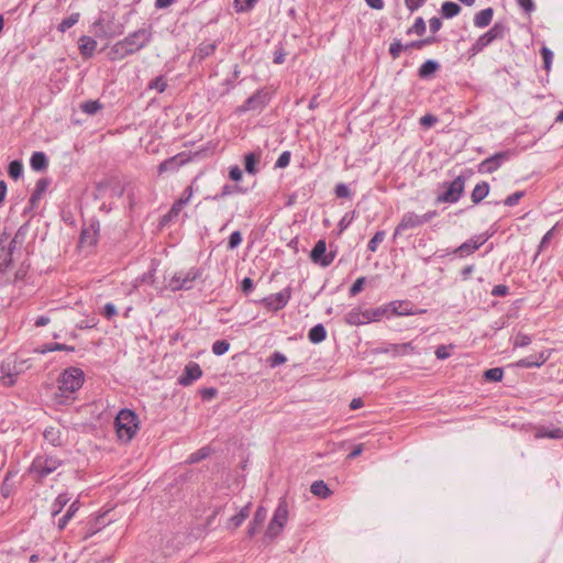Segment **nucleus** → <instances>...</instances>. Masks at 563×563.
I'll use <instances>...</instances> for the list:
<instances>
[{
	"label": "nucleus",
	"mask_w": 563,
	"mask_h": 563,
	"mask_svg": "<svg viewBox=\"0 0 563 563\" xmlns=\"http://www.w3.org/2000/svg\"><path fill=\"white\" fill-rule=\"evenodd\" d=\"M84 379L85 375L80 368L69 367L65 369L59 376V390L63 394L75 393L82 386Z\"/></svg>",
	"instance_id": "6e6552de"
},
{
	"label": "nucleus",
	"mask_w": 563,
	"mask_h": 563,
	"mask_svg": "<svg viewBox=\"0 0 563 563\" xmlns=\"http://www.w3.org/2000/svg\"><path fill=\"white\" fill-rule=\"evenodd\" d=\"M346 321L350 324H362L364 321L361 318V312L352 310L346 314Z\"/></svg>",
	"instance_id": "680f3d73"
},
{
	"label": "nucleus",
	"mask_w": 563,
	"mask_h": 563,
	"mask_svg": "<svg viewBox=\"0 0 563 563\" xmlns=\"http://www.w3.org/2000/svg\"><path fill=\"white\" fill-rule=\"evenodd\" d=\"M489 194V185L486 181L478 183L471 195V199L474 203H479Z\"/></svg>",
	"instance_id": "c756f323"
},
{
	"label": "nucleus",
	"mask_w": 563,
	"mask_h": 563,
	"mask_svg": "<svg viewBox=\"0 0 563 563\" xmlns=\"http://www.w3.org/2000/svg\"><path fill=\"white\" fill-rule=\"evenodd\" d=\"M310 492L318 497L327 498L331 495V490L323 481H316L311 484Z\"/></svg>",
	"instance_id": "e433bc0d"
},
{
	"label": "nucleus",
	"mask_w": 563,
	"mask_h": 563,
	"mask_svg": "<svg viewBox=\"0 0 563 563\" xmlns=\"http://www.w3.org/2000/svg\"><path fill=\"white\" fill-rule=\"evenodd\" d=\"M288 521V505L285 499H280L277 508L274 511L268 527L265 532L266 539H275L278 537Z\"/></svg>",
	"instance_id": "423d86ee"
},
{
	"label": "nucleus",
	"mask_w": 563,
	"mask_h": 563,
	"mask_svg": "<svg viewBox=\"0 0 563 563\" xmlns=\"http://www.w3.org/2000/svg\"><path fill=\"white\" fill-rule=\"evenodd\" d=\"M60 464L62 462L54 456L38 455L33 460L30 467V473L37 481H42L55 472L60 466Z\"/></svg>",
	"instance_id": "39448f33"
},
{
	"label": "nucleus",
	"mask_w": 563,
	"mask_h": 563,
	"mask_svg": "<svg viewBox=\"0 0 563 563\" xmlns=\"http://www.w3.org/2000/svg\"><path fill=\"white\" fill-rule=\"evenodd\" d=\"M541 55H542V58H543V63H544V69L547 71L550 70L551 68V64H552V59H553V53L550 48H548L547 46H543L540 51Z\"/></svg>",
	"instance_id": "603ef678"
},
{
	"label": "nucleus",
	"mask_w": 563,
	"mask_h": 563,
	"mask_svg": "<svg viewBox=\"0 0 563 563\" xmlns=\"http://www.w3.org/2000/svg\"><path fill=\"white\" fill-rule=\"evenodd\" d=\"M327 338L325 328L319 323L312 327L308 332V339L311 343L318 344L324 341Z\"/></svg>",
	"instance_id": "2f4dec72"
},
{
	"label": "nucleus",
	"mask_w": 563,
	"mask_h": 563,
	"mask_svg": "<svg viewBox=\"0 0 563 563\" xmlns=\"http://www.w3.org/2000/svg\"><path fill=\"white\" fill-rule=\"evenodd\" d=\"M378 353H391L393 356L408 355L415 352V346L411 342L401 344H387L386 346L377 349Z\"/></svg>",
	"instance_id": "a211bd4d"
},
{
	"label": "nucleus",
	"mask_w": 563,
	"mask_h": 563,
	"mask_svg": "<svg viewBox=\"0 0 563 563\" xmlns=\"http://www.w3.org/2000/svg\"><path fill=\"white\" fill-rule=\"evenodd\" d=\"M365 277H358L350 288V296H356L363 290L365 284Z\"/></svg>",
	"instance_id": "13d9d810"
},
{
	"label": "nucleus",
	"mask_w": 563,
	"mask_h": 563,
	"mask_svg": "<svg viewBox=\"0 0 563 563\" xmlns=\"http://www.w3.org/2000/svg\"><path fill=\"white\" fill-rule=\"evenodd\" d=\"M438 122V118L433 114H426L420 119V124L427 129L433 126Z\"/></svg>",
	"instance_id": "0e129e2a"
},
{
	"label": "nucleus",
	"mask_w": 563,
	"mask_h": 563,
	"mask_svg": "<svg viewBox=\"0 0 563 563\" xmlns=\"http://www.w3.org/2000/svg\"><path fill=\"white\" fill-rule=\"evenodd\" d=\"M396 316H409L412 311L409 309V302L406 301H393L388 305V308Z\"/></svg>",
	"instance_id": "c9c22d12"
},
{
	"label": "nucleus",
	"mask_w": 563,
	"mask_h": 563,
	"mask_svg": "<svg viewBox=\"0 0 563 563\" xmlns=\"http://www.w3.org/2000/svg\"><path fill=\"white\" fill-rule=\"evenodd\" d=\"M216 49L217 44L214 42H203L195 51L194 58L201 62L206 57L212 55L216 52Z\"/></svg>",
	"instance_id": "393cba45"
},
{
	"label": "nucleus",
	"mask_w": 563,
	"mask_h": 563,
	"mask_svg": "<svg viewBox=\"0 0 563 563\" xmlns=\"http://www.w3.org/2000/svg\"><path fill=\"white\" fill-rule=\"evenodd\" d=\"M485 239H482L481 236L473 238L464 243H462L460 246H457L453 254L459 255L460 257H464L466 255H470L474 253L476 250H478L484 243Z\"/></svg>",
	"instance_id": "f3484780"
},
{
	"label": "nucleus",
	"mask_w": 563,
	"mask_h": 563,
	"mask_svg": "<svg viewBox=\"0 0 563 563\" xmlns=\"http://www.w3.org/2000/svg\"><path fill=\"white\" fill-rule=\"evenodd\" d=\"M80 18L79 12L71 13L68 18L64 19L57 26V30L62 33L66 32L70 27H73L76 23H78Z\"/></svg>",
	"instance_id": "4c0bfd02"
},
{
	"label": "nucleus",
	"mask_w": 563,
	"mask_h": 563,
	"mask_svg": "<svg viewBox=\"0 0 563 563\" xmlns=\"http://www.w3.org/2000/svg\"><path fill=\"white\" fill-rule=\"evenodd\" d=\"M29 368L27 360L19 361L15 356L5 358L0 365V379L5 386H13L16 377Z\"/></svg>",
	"instance_id": "7ed1b4c3"
},
{
	"label": "nucleus",
	"mask_w": 563,
	"mask_h": 563,
	"mask_svg": "<svg viewBox=\"0 0 563 563\" xmlns=\"http://www.w3.org/2000/svg\"><path fill=\"white\" fill-rule=\"evenodd\" d=\"M289 163H290V152L285 151L277 158V161L275 163V167L276 168H285L289 165Z\"/></svg>",
	"instance_id": "6e6d98bb"
},
{
	"label": "nucleus",
	"mask_w": 563,
	"mask_h": 563,
	"mask_svg": "<svg viewBox=\"0 0 563 563\" xmlns=\"http://www.w3.org/2000/svg\"><path fill=\"white\" fill-rule=\"evenodd\" d=\"M153 38L152 27H142L133 33L129 34L123 38L125 46L129 48L131 54H134L142 48L146 47Z\"/></svg>",
	"instance_id": "1a4fd4ad"
},
{
	"label": "nucleus",
	"mask_w": 563,
	"mask_h": 563,
	"mask_svg": "<svg viewBox=\"0 0 563 563\" xmlns=\"http://www.w3.org/2000/svg\"><path fill=\"white\" fill-rule=\"evenodd\" d=\"M439 68L438 62L429 59L419 67L418 75L420 78L426 79L432 76Z\"/></svg>",
	"instance_id": "7c9ffc66"
},
{
	"label": "nucleus",
	"mask_w": 563,
	"mask_h": 563,
	"mask_svg": "<svg viewBox=\"0 0 563 563\" xmlns=\"http://www.w3.org/2000/svg\"><path fill=\"white\" fill-rule=\"evenodd\" d=\"M506 27L503 23H495L492 29H489L486 33L481 35L477 41L472 45L471 52L473 55L478 54L489 44H492L497 38H503L505 36Z\"/></svg>",
	"instance_id": "9d476101"
},
{
	"label": "nucleus",
	"mask_w": 563,
	"mask_h": 563,
	"mask_svg": "<svg viewBox=\"0 0 563 563\" xmlns=\"http://www.w3.org/2000/svg\"><path fill=\"white\" fill-rule=\"evenodd\" d=\"M81 110L88 114H95L101 109V104L98 101H86L81 104Z\"/></svg>",
	"instance_id": "8fccbe9b"
},
{
	"label": "nucleus",
	"mask_w": 563,
	"mask_h": 563,
	"mask_svg": "<svg viewBox=\"0 0 563 563\" xmlns=\"http://www.w3.org/2000/svg\"><path fill=\"white\" fill-rule=\"evenodd\" d=\"M186 205L184 203L183 200H180L179 198L173 203L170 210L162 217L161 219V225H165L167 224L168 222L173 221L174 219H176L179 213L181 212V210L184 209Z\"/></svg>",
	"instance_id": "cd10ccee"
},
{
	"label": "nucleus",
	"mask_w": 563,
	"mask_h": 563,
	"mask_svg": "<svg viewBox=\"0 0 563 563\" xmlns=\"http://www.w3.org/2000/svg\"><path fill=\"white\" fill-rule=\"evenodd\" d=\"M243 190L236 185H224L220 194L214 196V199L223 198L234 192H242Z\"/></svg>",
	"instance_id": "3c124183"
},
{
	"label": "nucleus",
	"mask_w": 563,
	"mask_h": 563,
	"mask_svg": "<svg viewBox=\"0 0 563 563\" xmlns=\"http://www.w3.org/2000/svg\"><path fill=\"white\" fill-rule=\"evenodd\" d=\"M209 455H210V449L205 446V448H201L200 450L191 453L189 459H188V462L191 463V464L192 463H198L201 460L208 457Z\"/></svg>",
	"instance_id": "a18cd8bd"
},
{
	"label": "nucleus",
	"mask_w": 563,
	"mask_h": 563,
	"mask_svg": "<svg viewBox=\"0 0 563 563\" xmlns=\"http://www.w3.org/2000/svg\"><path fill=\"white\" fill-rule=\"evenodd\" d=\"M494 15V10L492 8H487L477 12L474 16V24L477 27H485L490 24Z\"/></svg>",
	"instance_id": "c85d7f7f"
},
{
	"label": "nucleus",
	"mask_w": 563,
	"mask_h": 563,
	"mask_svg": "<svg viewBox=\"0 0 563 563\" xmlns=\"http://www.w3.org/2000/svg\"><path fill=\"white\" fill-rule=\"evenodd\" d=\"M100 224L98 221H93L88 228H85L80 233L81 245H93L97 242Z\"/></svg>",
	"instance_id": "6ab92c4d"
},
{
	"label": "nucleus",
	"mask_w": 563,
	"mask_h": 563,
	"mask_svg": "<svg viewBox=\"0 0 563 563\" xmlns=\"http://www.w3.org/2000/svg\"><path fill=\"white\" fill-rule=\"evenodd\" d=\"M251 504H247L233 517L230 518L228 522V529L235 530L238 529L244 520L250 516Z\"/></svg>",
	"instance_id": "a878e982"
},
{
	"label": "nucleus",
	"mask_w": 563,
	"mask_h": 563,
	"mask_svg": "<svg viewBox=\"0 0 563 563\" xmlns=\"http://www.w3.org/2000/svg\"><path fill=\"white\" fill-rule=\"evenodd\" d=\"M289 298L290 292L286 289L282 292L271 295L269 297L265 298L264 301L267 308L277 311L283 309L287 305Z\"/></svg>",
	"instance_id": "dca6fc26"
},
{
	"label": "nucleus",
	"mask_w": 563,
	"mask_h": 563,
	"mask_svg": "<svg viewBox=\"0 0 563 563\" xmlns=\"http://www.w3.org/2000/svg\"><path fill=\"white\" fill-rule=\"evenodd\" d=\"M188 159L184 154H177L168 159H165L158 165V174H163L166 172H176L180 166H183Z\"/></svg>",
	"instance_id": "aec40b11"
},
{
	"label": "nucleus",
	"mask_w": 563,
	"mask_h": 563,
	"mask_svg": "<svg viewBox=\"0 0 563 563\" xmlns=\"http://www.w3.org/2000/svg\"><path fill=\"white\" fill-rule=\"evenodd\" d=\"M504 377V371L501 367L489 368L484 372V378L490 382H500Z\"/></svg>",
	"instance_id": "79ce46f5"
},
{
	"label": "nucleus",
	"mask_w": 563,
	"mask_h": 563,
	"mask_svg": "<svg viewBox=\"0 0 563 563\" xmlns=\"http://www.w3.org/2000/svg\"><path fill=\"white\" fill-rule=\"evenodd\" d=\"M422 225L421 218L419 214H416L415 212H406L398 225L395 229L394 236L400 235L402 232L415 229Z\"/></svg>",
	"instance_id": "2eb2a0df"
},
{
	"label": "nucleus",
	"mask_w": 563,
	"mask_h": 563,
	"mask_svg": "<svg viewBox=\"0 0 563 563\" xmlns=\"http://www.w3.org/2000/svg\"><path fill=\"white\" fill-rule=\"evenodd\" d=\"M266 515H267V511L264 507L260 506L256 509L253 520L247 528V536L250 538L254 537L257 533L260 527L264 523V521L266 519Z\"/></svg>",
	"instance_id": "4be33fe9"
},
{
	"label": "nucleus",
	"mask_w": 563,
	"mask_h": 563,
	"mask_svg": "<svg viewBox=\"0 0 563 563\" xmlns=\"http://www.w3.org/2000/svg\"><path fill=\"white\" fill-rule=\"evenodd\" d=\"M427 0H405L407 9L411 12L418 10L426 3Z\"/></svg>",
	"instance_id": "774afa93"
},
{
	"label": "nucleus",
	"mask_w": 563,
	"mask_h": 563,
	"mask_svg": "<svg viewBox=\"0 0 563 563\" xmlns=\"http://www.w3.org/2000/svg\"><path fill=\"white\" fill-rule=\"evenodd\" d=\"M110 54L112 55V59H123L129 55H132L129 48L125 46V43L123 40L117 42L110 51Z\"/></svg>",
	"instance_id": "72a5a7b5"
},
{
	"label": "nucleus",
	"mask_w": 563,
	"mask_h": 563,
	"mask_svg": "<svg viewBox=\"0 0 563 563\" xmlns=\"http://www.w3.org/2000/svg\"><path fill=\"white\" fill-rule=\"evenodd\" d=\"M531 343V338L525 333H518L514 339L515 347H523Z\"/></svg>",
	"instance_id": "864d4df0"
},
{
	"label": "nucleus",
	"mask_w": 563,
	"mask_h": 563,
	"mask_svg": "<svg viewBox=\"0 0 563 563\" xmlns=\"http://www.w3.org/2000/svg\"><path fill=\"white\" fill-rule=\"evenodd\" d=\"M256 2L257 0H235L236 5H239L238 11H249Z\"/></svg>",
	"instance_id": "e2e57ef3"
},
{
	"label": "nucleus",
	"mask_w": 563,
	"mask_h": 563,
	"mask_svg": "<svg viewBox=\"0 0 563 563\" xmlns=\"http://www.w3.org/2000/svg\"><path fill=\"white\" fill-rule=\"evenodd\" d=\"M147 88L150 90H157L159 93H162L167 88V80L164 76H157L148 82Z\"/></svg>",
	"instance_id": "ea45409f"
},
{
	"label": "nucleus",
	"mask_w": 563,
	"mask_h": 563,
	"mask_svg": "<svg viewBox=\"0 0 563 563\" xmlns=\"http://www.w3.org/2000/svg\"><path fill=\"white\" fill-rule=\"evenodd\" d=\"M44 439L54 446L63 444L62 431L58 427H47L43 432Z\"/></svg>",
	"instance_id": "b1692460"
},
{
	"label": "nucleus",
	"mask_w": 563,
	"mask_h": 563,
	"mask_svg": "<svg viewBox=\"0 0 563 563\" xmlns=\"http://www.w3.org/2000/svg\"><path fill=\"white\" fill-rule=\"evenodd\" d=\"M115 428L118 437L129 442L139 430V419L134 411L122 409L115 417Z\"/></svg>",
	"instance_id": "f257e3e1"
},
{
	"label": "nucleus",
	"mask_w": 563,
	"mask_h": 563,
	"mask_svg": "<svg viewBox=\"0 0 563 563\" xmlns=\"http://www.w3.org/2000/svg\"><path fill=\"white\" fill-rule=\"evenodd\" d=\"M269 101V93L260 89L254 92L251 97H249L243 104L236 108L238 113H244L247 111H261L263 110Z\"/></svg>",
	"instance_id": "9b49d317"
},
{
	"label": "nucleus",
	"mask_w": 563,
	"mask_h": 563,
	"mask_svg": "<svg viewBox=\"0 0 563 563\" xmlns=\"http://www.w3.org/2000/svg\"><path fill=\"white\" fill-rule=\"evenodd\" d=\"M92 30L99 38H112L122 35L124 26L117 22L114 16H100L92 23Z\"/></svg>",
	"instance_id": "20e7f679"
},
{
	"label": "nucleus",
	"mask_w": 563,
	"mask_h": 563,
	"mask_svg": "<svg viewBox=\"0 0 563 563\" xmlns=\"http://www.w3.org/2000/svg\"><path fill=\"white\" fill-rule=\"evenodd\" d=\"M335 254L327 253V244L324 240H319L310 252V260L322 267H328L334 261Z\"/></svg>",
	"instance_id": "ddd939ff"
},
{
	"label": "nucleus",
	"mask_w": 563,
	"mask_h": 563,
	"mask_svg": "<svg viewBox=\"0 0 563 563\" xmlns=\"http://www.w3.org/2000/svg\"><path fill=\"white\" fill-rule=\"evenodd\" d=\"M523 196H525V191H516V192L509 195L505 199L504 203L508 207L516 206Z\"/></svg>",
	"instance_id": "4d7b16f0"
},
{
	"label": "nucleus",
	"mask_w": 563,
	"mask_h": 563,
	"mask_svg": "<svg viewBox=\"0 0 563 563\" xmlns=\"http://www.w3.org/2000/svg\"><path fill=\"white\" fill-rule=\"evenodd\" d=\"M78 47L81 56L88 59L95 54L97 48V41L90 36L82 35L78 40Z\"/></svg>",
	"instance_id": "412c9836"
},
{
	"label": "nucleus",
	"mask_w": 563,
	"mask_h": 563,
	"mask_svg": "<svg viewBox=\"0 0 563 563\" xmlns=\"http://www.w3.org/2000/svg\"><path fill=\"white\" fill-rule=\"evenodd\" d=\"M68 501H69V498L67 497L66 494H59L53 504L52 515L54 517L57 516L63 510V508L67 505Z\"/></svg>",
	"instance_id": "a19ab883"
},
{
	"label": "nucleus",
	"mask_w": 563,
	"mask_h": 563,
	"mask_svg": "<svg viewBox=\"0 0 563 563\" xmlns=\"http://www.w3.org/2000/svg\"><path fill=\"white\" fill-rule=\"evenodd\" d=\"M405 49V45L401 43L400 40H394L389 46V54L394 59H397L400 57L401 52Z\"/></svg>",
	"instance_id": "de8ad7c7"
},
{
	"label": "nucleus",
	"mask_w": 563,
	"mask_h": 563,
	"mask_svg": "<svg viewBox=\"0 0 563 563\" xmlns=\"http://www.w3.org/2000/svg\"><path fill=\"white\" fill-rule=\"evenodd\" d=\"M334 192L338 198L351 197V190L345 184H338L335 186Z\"/></svg>",
	"instance_id": "052dcab7"
},
{
	"label": "nucleus",
	"mask_w": 563,
	"mask_h": 563,
	"mask_svg": "<svg viewBox=\"0 0 563 563\" xmlns=\"http://www.w3.org/2000/svg\"><path fill=\"white\" fill-rule=\"evenodd\" d=\"M117 313H118V311H117V308L114 307L113 303L108 302V303L104 305L103 311H102V314H103L104 318L111 319L114 316H117Z\"/></svg>",
	"instance_id": "338daca9"
},
{
	"label": "nucleus",
	"mask_w": 563,
	"mask_h": 563,
	"mask_svg": "<svg viewBox=\"0 0 563 563\" xmlns=\"http://www.w3.org/2000/svg\"><path fill=\"white\" fill-rule=\"evenodd\" d=\"M202 376V369L198 363H188L183 374L178 377V384L181 386H190L195 380Z\"/></svg>",
	"instance_id": "4468645a"
},
{
	"label": "nucleus",
	"mask_w": 563,
	"mask_h": 563,
	"mask_svg": "<svg viewBox=\"0 0 563 563\" xmlns=\"http://www.w3.org/2000/svg\"><path fill=\"white\" fill-rule=\"evenodd\" d=\"M202 269L199 267H191L188 271H179L168 280L167 288L170 291L190 290L194 288V283L201 278Z\"/></svg>",
	"instance_id": "f03ea898"
},
{
	"label": "nucleus",
	"mask_w": 563,
	"mask_h": 563,
	"mask_svg": "<svg viewBox=\"0 0 563 563\" xmlns=\"http://www.w3.org/2000/svg\"><path fill=\"white\" fill-rule=\"evenodd\" d=\"M287 361L286 356L280 352H274L269 357V364L272 367L279 366Z\"/></svg>",
	"instance_id": "bf43d9fd"
},
{
	"label": "nucleus",
	"mask_w": 563,
	"mask_h": 563,
	"mask_svg": "<svg viewBox=\"0 0 563 563\" xmlns=\"http://www.w3.org/2000/svg\"><path fill=\"white\" fill-rule=\"evenodd\" d=\"M539 438H550V439H562L563 438V429L555 428L550 431L539 430L537 433Z\"/></svg>",
	"instance_id": "09e8293b"
},
{
	"label": "nucleus",
	"mask_w": 563,
	"mask_h": 563,
	"mask_svg": "<svg viewBox=\"0 0 563 563\" xmlns=\"http://www.w3.org/2000/svg\"><path fill=\"white\" fill-rule=\"evenodd\" d=\"M242 242V234L240 231H234L231 233L228 242V247L230 250L236 249Z\"/></svg>",
	"instance_id": "5fc2aeb1"
},
{
	"label": "nucleus",
	"mask_w": 563,
	"mask_h": 563,
	"mask_svg": "<svg viewBox=\"0 0 563 563\" xmlns=\"http://www.w3.org/2000/svg\"><path fill=\"white\" fill-rule=\"evenodd\" d=\"M31 167L34 170H43L47 167V157L43 152H34L30 159Z\"/></svg>",
	"instance_id": "473e14b6"
},
{
	"label": "nucleus",
	"mask_w": 563,
	"mask_h": 563,
	"mask_svg": "<svg viewBox=\"0 0 563 563\" xmlns=\"http://www.w3.org/2000/svg\"><path fill=\"white\" fill-rule=\"evenodd\" d=\"M261 154L260 153H247L244 156V168L247 174L255 175L258 173L257 164L260 163Z\"/></svg>",
	"instance_id": "bb28decb"
},
{
	"label": "nucleus",
	"mask_w": 563,
	"mask_h": 563,
	"mask_svg": "<svg viewBox=\"0 0 563 563\" xmlns=\"http://www.w3.org/2000/svg\"><path fill=\"white\" fill-rule=\"evenodd\" d=\"M230 349V343L227 340H218L212 345V352L216 355H223Z\"/></svg>",
	"instance_id": "49530a36"
},
{
	"label": "nucleus",
	"mask_w": 563,
	"mask_h": 563,
	"mask_svg": "<svg viewBox=\"0 0 563 563\" xmlns=\"http://www.w3.org/2000/svg\"><path fill=\"white\" fill-rule=\"evenodd\" d=\"M407 35L416 34V35H423L426 33V22L423 18L418 16L415 20V23L407 30Z\"/></svg>",
	"instance_id": "58836bf2"
},
{
	"label": "nucleus",
	"mask_w": 563,
	"mask_h": 563,
	"mask_svg": "<svg viewBox=\"0 0 563 563\" xmlns=\"http://www.w3.org/2000/svg\"><path fill=\"white\" fill-rule=\"evenodd\" d=\"M512 155L511 151H503L495 153L490 157L484 159L478 165V173L481 174H492L500 168V166L510 159Z\"/></svg>",
	"instance_id": "f8f14e48"
},
{
	"label": "nucleus",
	"mask_w": 563,
	"mask_h": 563,
	"mask_svg": "<svg viewBox=\"0 0 563 563\" xmlns=\"http://www.w3.org/2000/svg\"><path fill=\"white\" fill-rule=\"evenodd\" d=\"M461 12V7L452 1H445L441 5V14L445 19H452Z\"/></svg>",
	"instance_id": "f704fd0d"
},
{
	"label": "nucleus",
	"mask_w": 563,
	"mask_h": 563,
	"mask_svg": "<svg viewBox=\"0 0 563 563\" xmlns=\"http://www.w3.org/2000/svg\"><path fill=\"white\" fill-rule=\"evenodd\" d=\"M23 165L19 161H13L9 164L8 174L11 178L18 179L22 176Z\"/></svg>",
	"instance_id": "37998d69"
},
{
	"label": "nucleus",
	"mask_w": 563,
	"mask_h": 563,
	"mask_svg": "<svg viewBox=\"0 0 563 563\" xmlns=\"http://www.w3.org/2000/svg\"><path fill=\"white\" fill-rule=\"evenodd\" d=\"M385 236H386L385 231H377L367 244L368 251L373 252V253L376 252L378 244L384 241Z\"/></svg>",
	"instance_id": "c03bdc74"
},
{
	"label": "nucleus",
	"mask_w": 563,
	"mask_h": 563,
	"mask_svg": "<svg viewBox=\"0 0 563 563\" xmlns=\"http://www.w3.org/2000/svg\"><path fill=\"white\" fill-rule=\"evenodd\" d=\"M547 361V356H544L543 353H540L538 355H531L525 358H521L517 362V366L523 367V368H530V367H540L542 364H544Z\"/></svg>",
	"instance_id": "5701e85b"
},
{
	"label": "nucleus",
	"mask_w": 563,
	"mask_h": 563,
	"mask_svg": "<svg viewBox=\"0 0 563 563\" xmlns=\"http://www.w3.org/2000/svg\"><path fill=\"white\" fill-rule=\"evenodd\" d=\"M12 254L5 253L0 262V273L4 274L12 265Z\"/></svg>",
	"instance_id": "69168bd1"
},
{
	"label": "nucleus",
	"mask_w": 563,
	"mask_h": 563,
	"mask_svg": "<svg viewBox=\"0 0 563 563\" xmlns=\"http://www.w3.org/2000/svg\"><path fill=\"white\" fill-rule=\"evenodd\" d=\"M465 177L460 175L450 183H443L444 191L439 194L435 201L438 203H455L460 200L465 189Z\"/></svg>",
	"instance_id": "0eeeda50"
}]
</instances>
